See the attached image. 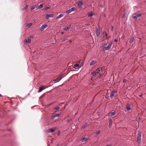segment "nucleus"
Listing matches in <instances>:
<instances>
[{
	"mask_svg": "<svg viewBox=\"0 0 146 146\" xmlns=\"http://www.w3.org/2000/svg\"><path fill=\"white\" fill-rule=\"evenodd\" d=\"M0 96H2V95L1 94H0Z\"/></svg>",
	"mask_w": 146,
	"mask_h": 146,
	"instance_id": "nucleus-44",
	"label": "nucleus"
},
{
	"mask_svg": "<svg viewBox=\"0 0 146 146\" xmlns=\"http://www.w3.org/2000/svg\"><path fill=\"white\" fill-rule=\"evenodd\" d=\"M131 109L130 106L129 105L127 106L126 110L127 111H129Z\"/></svg>",
	"mask_w": 146,
	"mask_h": 146,
	"instance_id": "nucleus-18",
	"label": "nucleus"
},
{
	"mask_svg": "<svg viewBox=\"0 0 146 146\" xmlns=\"http://www.w3.org/2000/svg\"><path fill=\"white\" fill-rule=\"evenodd\" d=\"M93 15V14L92 13H91L89 14L88 15V17H90L91 16H92Z\"/></svg>",
	"mask_w": 146,
	"mask_h": 146,
	"instance_id": "nucleus-27",
	"label": "nucleus"
},
{
	"mask_svg": "<svg viewBox=\"0 0 146 146\" xmlns=\"http://www.w3.org/2000/svg\"><path fill=\"white\" fill-rule=\"evenodd\" d=\"M46 88V87H41L39 89V90H38V92H40L44 90Z\"/></svg>",
	"mask_w": 146,
	"mask_h": 146,
	"instance_id": "nucleus-12",
	"label": "nucleus"
},
{
	"mask_svg": "<svg viewBox=\"0 0 146 146\" xmlns=\"http://www.w3.org/2000/svg\"><path fill=\"white\" fill-rule=\"evenodd\" d=\"M78 4V5L79 7L82 8L83 4L82 2L78 1L77 3Z\"/></svg>",
	"mask_w": 146,
	"mask_h": 146,
	"instance_id": "nucleus-10",
	"label": "nucleus"
},
{
	"mask_svg": "<svg viewBox=\"0 0 146 146\" xmlns=\"http://www.w3.org/2000/svg\"><path fill=\"white\" fill-rule=\"evenodd\" d=\"M111 31H113V26L111 25Z\"/></svg>",
	"mask_w": 146,
	"mask_h": 146,
	"instance_id": "nucleus-35",
	"label": "nucleus"
},
{
	"mask_svg": "<svg viewBox=\"0 0 146 146\" xmlns=\"http://www.w3.org/2000/svg\"><path fill=\"white\" fill-rule=\"evenodd\" d=\"M140 97H141V95H140L139 96Z\"/></svg>",
	"mask_w": 146,
	"mask_h": 146,
	"instance_id": "nucleus-46",
	"label": "nucleus"
},
{
	"mask_svg": "<svg viewBox=\"0 0 146 146\" xmlns=\"http://www.w3.org/2000/svg\"><path fill=\"white\" fill-rule=\"evenodd\" d=\"M112 44V41L110 42L108 46H107L104 47L103 48V50H110L111 46Z\"/></svg>",
	"mask_w": 146,
	"mask_h": 146,
	"instance_id": "nucleus-2",
	"label": "nucleus"
},
{
	"mask_svg": "<svg viewBox=\"0 0 146 146\" xmlns=\"http://www.w3.org/2000/svg\"><path fill=\"white\" fill-rule=\"evenodd\" d=\"M112 124V121L111 119H110L109 120V125L110 127Z\"/></svg>",
	"mask_w": 146,
	"mask_h": 146,
	"instance_id": "nucleus-21",
	"label": "nucleus"
},
{
	"mask_svg": "<svg viewBox=\"0 0 146 146\" xmlns=\"http://www.w3.org/2000/svg\"><path fill=\"white\" fill-rule=\"evenodd\" d=\"M67 40V39L66 38H64L62 40V41L63 42H64L65 40Z\"/></svg>",
	"mask_w": 146,
	"mask_h": 146,
	"instance_id": "nucleus-37",
	"label": "nucleus"
},
{
	"mask_svg": "<svg viewBox=\"0 0 146 146\" xmlns=\"http://www.w3.org/2000/svg\"><path fill=\"white\" fill-rule=\"evenodd\" d=\"M54 131V129L53 128H52L48 130V132L49 133H52Z\"/></svg>",
	"mask_w": 146,
	"mask_h": 146,
	"instance_id": "nucleus-17",
	"label": "nucleus"
},
{
	"mask_svg": "<svg viewBox=\"0 0 146 146\" xmlns=\"http://www.w3.org/2000/svg\"><path fill=\"white\" fill-rule=\"evenodd\" d=\"M43 7V5L42 4H40L38 6V8L40 9H42Z\"/></svg>",
	"mask_w": 146,
	"mask_h": 146,
	"instance_id": "nucleus-26",
	"label": "nucleus"
},
{
	"mask_svg": "<svg viewBox=\"0 0 146 146\" xmlns=\"http://www.w3.org/2000/svg\"><path fill=\"white\" fill-rule=\"evenodd\" d=\"M64 15V14H61L60 15H59L57 17V19H59L62 17Z\"/></svg>",
	"mask_w": 146,
	"mask_h": 146,
	"instance_id": "nucleus-22",
	"label": "nucleus"
},
{
	"mask_svg": "<svg viewBox=\"0 0 146 146\" xmlns=\"http://www.w3.org/2000/svg\"><path fill=\"white\" fill-rule=\"evenodd\" d=\"M87 125V124L86 123H85V124H84V125H83L82 126V129H83L84 127H86Z\"/></svg>",
	"mask_w": 146,
	"mask_h": 146,
	"instance_id": "nucleus-24",
	"label": "nucleus"
},
{
	"mask_svg": "<svg viewBox=\"0 0 146 146\" xmlns=\"http://www.w3.org/2000/svg\"><path fill=\"white\" fill-rule=\"evenodd\" d=\"M96 34L97 36H98L100 34V31L99 28H97L96 29Z\"/></svg>",
	"mask_w": 146,
	"mask_h": 146,
	"instance_id": "nucleus-5",
	"label": "nucleus"
},
{
	"mask_svg": "<svg viewBox=\"0 0 146 146\" xmlns=\"http://www.w3.org/2000/svg\"><path fill=\"white\" fill-rule=\"evenodd\" d=\"M60 114H56L54 115L55 117H59Z\"/></svg>",
	"mask_w": 146,
	"mask_h": 146,
	"instance_id": "nucleus-30",
	"label": "nucleus"
},
{
	"mask_svg": "<svg viewBox=\"0 0 146 146\" xmlns=\"http://www.w3.org/2000/svg\"><path fill=\"white\" fill-rule=\"evenodd\" d=\"M106 45V44H105L104 45V44H102V47H103V46H105V45Z\"/></svg>",
	"mask_w": 146,
	"mask_h": 146,
	"instance_id": "nucleus-39",
	"label": "nucleus"
},
{
	"mask_svg": "<svg viewBox=\"0 0 146 146\" xmlns=\"http://www.w3.org/2000/svg\"><path fill=\"white\" fill-rule=\"evenodd\" d=\"M61 79V76H59L57 79L55 80H54L55 82H58L59 81H60Z\"/></svg>",
	"mask_w": 146,
	"mask_h": 146,
	"instance_id": "nucleus-13",
	"label": "nucleus"
},
{
	"mask_svg": "<svg viewBox=\"0 0 146 146\" xmlns=\"http://www.w3.org/2000/svg\"><path fill=\"white\" fill-rule=\"evenodd\" d=\"M116 92L117 91H113L111 93L110 95V97H112L116 93Z\"/></svg>",
	"mask_w": 146,
	"mask_h": 146,
	"instance_id": "nucleus-11",
	"label": "nucleus"
},
{
	"mask_svg": "<svg viewBox=\"0 0 146 146\" xmlns=\"http://www.w3.org/2000/svg\"><path fill=\"white\" fill-rule=\"evenodd\" d=\"M80 66H80L79 64H76L74 65L73 68L75 69H78Z\"/></svg>",
	"mask_w": 146,
	"mask_h": 146,
	"instance_id": "nucleus-8",
	"label": "nucleus"
},
{
	"mask_svg": "<svg viewBox=\"0 0 146 146\" xmlns=\"http://www.w3.org/2000/svg\"><path fill=\"white\" fill-rule=\"evenodd\" d=\"M31 42V38L30 37H29L28 38L27 40L26 39L24 41V42L25 43H30Z\"/></svg>",
	"mask_w": 146,
	"mask_h": 146,
	"instance_id": "nucleus-6",
	"label": "nucleus"
},
{
	"mask_svg": "<svg viewBox=\"0 0 146 146\" xmlns=\"http://www.w3.org/2000/svg\"><path fill=\"white\" fill-rule=\"evenodd\" d=\"M133 38H131L129 41V42L130 43L132 42H133Z\"/></svg>",
	"mask_w": 146,
	"mask_h": 146,
	"instance_id": "nucleus-32",
	"label": "nucleus"
},
{
	"mask_svg": "<svg viewBox=\"0 0 146 146\" xmlns=\"http://www.w3.org/2000/svg\"><path fill=\"white\" fill-rule=\"evenodd\" d=\"M141 133H139L137 135V141L139 143H140L141 141Z\"/></svg>",
	"mask_w": 146,
	"mask_h": 146,
	"instance_id": "nucleus-3",
	"label": "nucleus"
},
{
	"mask_svg": "<svg viewBox=\"0 0 146 146\" xmlns=\"http://www.w3.org/2000/svg\"><path fill=\"white\" fill-rule=\"evenodd\" d=\"M100 131H98L97 132H96V133L97 135H98L100 134Z\"/></svg>",
	"mask_w": 146,
	"mask_h": 146,
	"instance_id": "nucleus-34",
	"label": "nucleus"
},
{
	"mask_svg": "<svg viewBox=\"0 0 146 146\" xmlns=\"http://www.w3.org/2000/svg\"><path fill=\"white\" fill-rule=\"evenodd\" d=\"M126 79H125V80H123V82H125L126 81Z\"/></svg>",
	"mask_w": 146,
	"mask_h": 146,
	"instance_id": "nucleus-38",
	"label": "nucleus"
},
{
	"mask_svg": "<svg viewBox=\"0 0 146 146\" xmlns=\"http://www.w3.org/2000/svg\"><path fill=\"white\" fill-rule=\"evenodd\" d=\"M35 5H33L31 8V10H33L35 8Z\"/></svg>",
	"mask_w": 146,
	"mask_h": 146,
	"instance_id": "nucleus-31",
	"label": "nucleus"
},
{
	"mask_svg": "<svg viewBox=\"0 0 146 146\" xmlns=\"http://www.w3.org/2000/svg\"><path fill=\"white\" fill-rule=\"evenodd\" d=\"M32 25V24L31 23H28L27 25V27L28 28H29V27H31V26Z\"/></svg>",
	"mask_w": 146,
	"mask_h": 146,
	"instance_id": "nucleus-25",
	"label": "nucleus"
},
{
	"mask_svg": "<svg viewBox=\"0 0 146 146\" xmlns=\"http://www.w3.org/2000/svg\"><path fill=\"white\" fill-rule=\"evenodd\" d=\"M75 9L74 7H72L71 9H70L69 10H67L66 11V13L67 14H69L71 12H72V11H74Z\"/></svg>",
	"mask_w": 146,
	"mask_h": 146,
	"instance_id": "nucleus-4",
	"label": "nucleus"
},
{
	"mask_svg": "<svg viewBox=\"0 0 146 146\" xmlns=\"http://www.w3.org/2000/svg\"><path fill=\"white\" fill-rule=\"evenodd\" d=\"M125 15H123V17H124V16H125Z\"/></svg>",
	"mask_w": 146,
	"mask_h": 146,
	"instance_id": "nucleus-43",
	"label": "nucleus"
},
{
	"mask_svg": "<svg viewBox=\"0 0 146 146\" xmlns=\"http://www.w3.org/2000/svg\"><path fill=\"white\" fill-rule=\"evenodd\" d=\"M53 15L52 14H47L46 16V19H47L48 18L50 17L52 18L53 17Z\"/></svg>",
	"mask_w": 146,
	"mask_h": 146,
	"instance_id": "nucleus-7",
	"label": "nucleus"
},
{
	"mask_svg": "<svg viewBox=\"0 0 146 146\" xmlns=\"http://www.w3.org/2000/svg\"><path fill=\"white\" fill-rule=\"evenodd\" d=\"M87 140L88 138L85 137H83L81 139V141H85Z\"/></svg>",
	"mask_w": 146,
	"mask_h": 146,
	"instance_id": "nucleus-19",
	"label": "nucleus"
},
{
	"mask_svg": "<svg viewBox=\"0 0 146 146\" xmlns=\"http://www.w3.org/2000/svg\"><path fill=\"white\" fill-rule=\"evenodd\" d=\"M100 6V7H103V5H101Z\"/></svg>",
	"mask_w": 146,
	"mask_h": 146,
	"instance_id": "nucleus-41",
	"label": "nucleus"
},
{
	"mask_svg": "<svg viewBox=\"0 0 146 146\" xmlns=\"http://www.w3.org/2000/svg\"><path fill=\"white\" fill-rule=\"evenodd\" d=\"M115 112H110L108 113V115L110 116H112L115 114Z\"/></svg>",
	"mask_w": 146,
	"mask_h": 146,
	"instance_id": "nucleus-15",
	"label": "nucleus"
},
{
	"mask_svg": "<svg viewBox=\"0 0 146 146\" xmlns=\"http://www.w3.org/2000/svg\"><path fill=\"white\" fill-rule=\"evenodd\" d=\"M141 16V15L140 14L135 15L133 17V18L135 19H137L138 17Z\"/></svg>",
	"mask_w": 146,
	"mask_h": 146,
	"instance_id": "nucleus-14",
	"label": "nucleus"
},
{
	"mask_svg": "<svg viewBox=\"0 0 146 146\" xmlns=\"http://www.w3.org/2000/svg\"><path fill=\"white\" fill-rule=\"evenodd\" d=\"M47 27L46 25H42L41 27L40 28V29L41 31L43 30L44 29L46 28Z\"/></svg>",
	"mask_w": 146,
	"mask_h": 146,
	"instance_id": "nucleus-9",
	"label": "nucleus"
},
{
	"mask_svg": "<svg viewBox=\"0 0 146 146\" xmlns=\"http://www.w3.org/2000/svg\"><path fill=\"white\" fill-rule=\"evenodd\" d=\"M60 108V107H57L55 108H54L53 109L56 110H58Z\"/></svg>",
	"mask_w": 146,
	"mask_h": 146,
	"instance_id": "nucleus-29",
	"label": "nucleus"
},
{
	"mask_svg": "<svg viewBox=\"0 0 146 146\" xmlns=\"http://www.w3.org/2000/svg\"><path fill=\"white\" fill-rule=\"evenodd\" d=\"M29 5H26L25 7L22 9L23 10H26L27 8L28 7Z\"/></svg>",
	"mask_w": 146,
	"mask_h": 146,
	"instance_id": "nucleus-23",
	"label": "nucleus"
},
{
	"mask_svg": "<svg viewBox=\"0 0 146 146\" xmlns=\"http://www.w3.org/2000/svg\"><path fill=\"white\" fill-rule=\"evenodd\" d=\"M103 36H105L106 37L107 36V34L106 32H104L103 34Z\"/></svg>",
	"mask_w": 146,
	"mask_h": 146,
	"instance_id": "nucleus-28",
	"label": "nucleus"
},
{
	"mask_svg": "<svg viewBox=\"0 0 146 146\" xmlns=\"http://www.w3.org/2000/svg\"><path fill=\"white\" fill-rule=\"evenodd\" d=\"M69 41H70V42H71V40H69Z\"/></svg>",
	"mask_w": 146,
	"mask_h": 146,
	"instance_id": "nucleus-45",
	"label": "nucleus"
},
{
	"mask_svg": "<svg viewBox=\"0 0 146 146\" xmlns=\"http://www.w3.org/2000/svg\"><path fill=\"white\" fill-rule=\"evenodd\" d=\"M96 63V61L94 60L92 61L90 63V65H94Z\"/></svg>",
	"mask_w": 146,
	"mask_h": 146,
	"instance_id": "nucleus-20",
	"label": "nucleus"
},
{
	"mask_svg": "<svg viewBox=\"0 0 146 146\" xmlns=\"http://www.w3.org/2000/svg\"><path fill=\"white\" fill-rule=\"evenodd\" d=\"M114 41L117 42V40L116 39H115L114 40Z\"/></svg>",
	"mask_w": 146,
	"mask_h": 146,
	"instance_id": "nucleus-40",
	"label": "nucleus"
},
{
	"mask_svg": "<svg viewBox=\"0 0 146 146\" xmlns=\"http://www.w3.org/2000/svg\"><path fill=\"white\" fill-rule=\"evenodd\" d=\"M102 70L101 68H99L97 70L94 72L92 73L93 76L95 77H100L101 76L102 74Z\"/></svg>",
	"mask_w": 146,
	"mask_h": 146,
	"instance_id": "nucleus-1",
	"label": "nucleus"
},
{
	"mask_svg": "<svg viewBox=\"0 0 146 146\" xmlns=\"http://www.w3.org/2000/svg\"><path fill=\"white\" fill-rule=\"evenodd\" d=\"M55 117H55V115H52V116L51 117V119H54Z\"/></svg>",
	"mask_w": 146,
	"mask_h": 146,
	"instance_id": "nucleus-33",
	"label": "nucleus"
},
{
	"mask_svg": "<svg viewBox=\"0 0 146 146\" xmlns=\"http://www.w3.org/2000/svg\"><path fill=\"white\" fill-rule=\"evenodd\" d=\"M50 8L48 7H46L45 9L47 10V9H49Z\"/></svg>",
	"mask_w": 146,
	"mask_h": 146,
	"instance_id": "nucleus-36",
	"label": "nucleus"
},
{
	"mask_svg": "<svg viewBox=\"0 0 146 146\" xmlns=\"http://www.w3.org/2000/svg\"><path fill=\"white\" fill-rule=\"evenodd\" d=\"M70 26H71L70 25L68 26V27H65L64 29V30L67 31L70 28Z\"/></svg>",
	"mask_w": 146,
	"mask_h": 146,
	"instance_id": "nucleus-16",
	"label": "nucleus"
},
{
	"mask_svg": "<svg viewBox=\"0 0 146 146\" xmlns=\"http://www.w3.org/2000/svg\"><path fill=\"white\" fill-rule=\"evenodd\" d=\"M61 34H62V35H63L64 34V32H61Z\"/></svg>",
	"mask_w": 146,
	"mask_h": 146,
	"instance_id": "nucleus-42",
	"label": "nucleus"
}]
</instances>
